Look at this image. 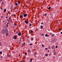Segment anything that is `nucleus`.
<instances>
[{"instance_id": "1", "label": "nucleus", "mask_w": 62, "mask_h": 62, "mask_svg": "<svg viewBox=\"0 0 62 62\" xmlns=\"http://www.w3.org/2000/svg\"><path fill=\"white\" fill-rule=\"evenodd\" d=\"M2 31H3V32L4 33H8V32L7 28H6L5 29V31L4 30H3Z\"/></svg>"}, {"instance_id": "2", "label": "nucleus", "mask_w": 62, "mask_h": 62, "mask_svg": "<svg viewBox=\"0 0 62 62\" xmlns=\"http://www.w3.org/2000/svg\"><path fill=\"white\" fill-rule=\"evenodd\" d=\"M27 14H24L23 15V16H24V17H26L27 16Z\"/></svg>"}, {"instance_id": "3", "label": "nucleus", "mask_w": 62, "mask_h": 62, "mask_svg": "<svg viewBox=\"0 0 62 62\" xmlns=\"http://www.w3.org/2000/svg\"><path fill=\"white\" fill-rule=\"evenodd\" d=\"M13 38L14 39H17V37L16 36H14Z\"/></svg>"}, {"instance_id": "4", "label": "nucleus", "mask_w": 62, "mask_h": 62, "mask_svg": "<svg viewBox=\"0 0 62 62\" xmlns=\"http://www.w3.org/2000/svg\"><path fill=\"white\" fill-rule=\"evenodd\" d=\"M25 23L26 24H27L28 23V21L26 20L25 21Z\"/></svg>"}, {"instance_id": "5", "label": "nucleus", "mask_w": 62, "mask_h": 62, "mask_svg": "<svg viewBox=\"0 0 62 62\" xmlns=\"http://www.w3.org/2000/svg\"><path fill=\"white\" fill-rule=\"evenodd\" d=\"M54 35H55V34H53L51 35V37L52 38H53V37H54Z\"/></svg>"}, {"instance_id": "6", "label": "nucleus", "mask_w": 62, "mask_h": 62, "mask_svg": "<svg viewBox=\"0 0 62 62\" xmlns=\"http://www.w3.org/2000/svg\"><path fill=\"white\" fill-rule=\"evenodd\" d=\"M18 35L19 36H21V32H20L18 34Z\"/></svg>"}, {"instance_id": "7", "label": "nucleus", "mask_w": 62, "mask_h": 62, "mask_svg": "<svg viewBox=\"0 0 62 62\" xmlns=\"http://www.w3.org/2000/svg\"><path fill=\"white\" fill-rule=\"evenodd\" d=\"M45 36L46 37H49V35H48L47 34H46L45 35Z\"/></svg>"}, {"instance_id": "8", "label": "nucleus", "mask_w": 62, "mask_h": 62, "mask_svg": "<svg viewBox=\"0 0 62 62\" xmlns=\"http://www.w3.org/2000/svg\"><path fill=\"white\" fill-rule=\"evenodd\" d=\"M43 28V26H42V25H41V28H40V29H42V28Z\"/></svg>"}, {"instance_id": "9", "label": "nucleus", "mask_w": 62, "mask_h": 62, "mask_svg": "<svg viewBox=\"0 0 62 62\" xmlns=\"http://www.w3.org/2000/svg\"><path fill=\"white\" fill-rule=\"evenodd\" d=\"M33 39H34V38H31V41H33Z\"/></svg>"}, {"instance_id": "10", "label": "nucleus", "mask_w": 62, "mask_h": 62, "mask_svg": "<svg viewBox=\"0 0 62 62\" xmlns=\"http://www.w3.org/2000/svg\"><path fill=\"white\" fill-rule=\"evenodd\" d=\"M30 52H31V51H30V49L28 51V53H30Z\"/></svg>"}, {"instance_id": "11", "label": "nucleus", "mask_w": 62, "mask_h": 62, "mask_svg": "<svg viewBox=\"0 0 62 62\" xmlns=\"http://www.w3.org/2000/svg\"><path fill=\"white\" fill-rule=\"evenodd\" d=\"M6 36H8V33L6 32Z\"/></svg>"}, {"instance_id": "12", "label": "nucleus", "mask_w": 62, "mask_h": 62, "mask_svg": "<svg viewBox=\"0 0 62 62\" xmlns=\"http://www.w3.org/2000/svg\"><path fill=\"white\" fill-rule=\"evenodd\" d=\"M48 10H50V9H51V7H49L48 8Z\"/></svg>"}, {"instance_id": "13", "label": "nucleus", "mask_w": 62, "mask_h": 62, "mask_svg": "<svg viewBox=\"0 0 62 62\" xmlns=\"http://www.w3.org/2000/svg\"><path fill=\"white\" fill-rule=\"evenodd\" d=\"M6 11V9H5L4 10V12H5Z\"/></svg>"}, {"instance_id": "14", "label": "nucleus", "mask_w": 62, "mask_h": 62, "mask_svg": "<svg viewBox=\"0 0 62 62\" xmlns=\"http://www.w3.org/2000/svg\"><path fill=\"white\" fill-rule=\"evenodd\" d=\"M8 23H7V25H6V27H8Z\"/></svg>"}, {"instance_id": "15", "label": "nucleus", "mask_w": 62, "mask_h": 62, "mask_svg": "<svg viewBox=\"0 0 62 62\" xmlns=\"http://www.w3.org/2000/svg\"><path fill=\"white\" fill-rule=\"evenodd\" d=\"M30 62H32V59H30Z\"/></svg>"}, {"instance_id": "16", "label": "nucleus", "mask_w": 62, "mask_h": 62, "mask_svg": "<svg viewBox=\"0 0 62 62\" xmlns=\"http://www.w3.org/2000/svg\"><path fill=\"white\" fill-rule=\"evenodd\" d=\"M47 14H44L43 15V16H46V15H47Z\"/></svg>"}, {"instance_id": "17", "label": "nucleus", "mask_w": 62, "mask_h": 62, "mask_svg": "<svg viewBox=\"0 0 62 62\" xmlns=\"http://www.w3.org/2000/svg\"><path fill=\"white\" fill-rule=\"evenodd\" d=\"M20 3L21 2H20V1H19L18 2V4H20Z\"/></svg>"}, {"instance_id": "18", "label": "nucleus", "mask_w": 62, "mask_h": 62, "mask_svg": "<svg viewBox=\"0 0 62 62\" xmlns=\"http://www.w3.org/2000/svg\"><path fill=\"white\" fill-rule=\"evenodd\" d=\"M15 6H18V3H16L15 4Z\"/></svg>"}, {"instance_id": "19", "label": "nucleus", "mask_w": 62, "mask_h": 62, "mask_svg": "<svg viewBox=\"0 0 62 62\" xmlns=\"http://www.w3.org/2000/svg\"><path fill=\"white\" fill-rule=\"evenodd\" d=\"M2 46V43H1L0 42V46Z\"/></svg>"}, {"instance_id": "20", "label": "nucleus", "mask_w": 62, "mask_h": 62, "mask_svg": "<svg viewBox=\"0 0 62 62\" xmlns=\"http://www.w3.org/2000/svg\"><path fill=\"white\" fill-rule=\"evenodd\" d=\"M30 25L29 26H30V27H31V25H32L31 24V23H30Z\"/></svg>"}, {"instance_id": "21", "label": "nucleus", "mask_w": 62, "mask_h": 62, "mask_svg": "<svg viewBox=\"0 0 62 62\" xmlns=\"http://www.w3.org/2000/svg\"><path fill=\"white\" fill-rule=\"evenodd\" d=\"M31 33H33V31H31Z\"/></svg>"}, {"instance_id": "22", "label": "nucleus", "mask_w": 62, "mask_h": 62, "mask_svg": "<svg viewBox=\"0 0 62 62\" xmlns=\"http://www.w3.org/2000/svg\"><path fill=\"white\" fill-rule=\"evenodd\" d=\"M37 54V52H35L34 54V55H36Z\"/></svg>"}, {"instance_id": "23", "label": "nucleus", "mask_w": 62, "mask_h": 62, "mask_svg": "<svg viewBox=\"0 0 62 62\" xmlns=\"http://www.w3.org/2000/svg\"><path fill=\"white\" fill-rule=\"evenodd\" d=\"M21 40H22V39L21 38H20V40H19V42H20L21 41Z\"/></svg>"}, {"instance_id": "24", "label": "nucleus", "mask_w": 62, "mask_h": 62, "mask_svg": "<svg viewBox=\"0 0 62 62\" xmlns=\"http://www.w3.org/2000/svg\"><path fill=\"white\" fill-rule=\"evenodd\" d=\"M4 4V3L3 2H2L1 5H3Z\"/></svg>"}, {"instance_id": "25", "label": "nucleus", "mask_w": 62, "mask_h": 62, "mask_svg": "<svg viewBox=\"0 0 62 62\" xmlns=\"http://www.w3.org/2000/svg\"><path fill=\"white\" fill-rule=\"evenodd\" d=\"M48 54H46L45 55V56H48Z\"/></svg>"}, {"instance_id": "26", "label": "nucleus", "mask_w": 62, "mask_h": 62, "mask_svg": "<svg viewBox=\"0 0 62 62\" xmlns=\"http://www.w3.org/2000/svg\"><path fill=\"white\" fill-rule=\"evenodd\" d=\"M25 43H23V46H25Z\"/></svg>"}, {"instance_id": "27", "label": "nucleus", "mask_w": 62, "mask_h": 62, "mask_svg": "<svg viewBox=\"0 0 62 62\" xmlns=\"http://www.w3.org/2000/svg\"><path fill=\"white\" fill-rule=\"evenodd\" d=\"M2 54V52L0 51V54Z\"/></svg>"}, {"instance_id": "28", "label": "nucleus", "mask_w": 62, "mask_h": 62, "mask_svg": "<svg viewBox=\"0 0 62 62\" xmlns=\"http://www.w3.org/2000/svg\"><path fill=\"white\" fill-rule=\"evenodd\" d=\"M54 54L55 55V54H56V52H54Z\"/></svg>"}, {"instance_id": "29", "label": "nucleus", "mask_w": 62, "mask_h": 62, "mask_svg": "<svg viewBox=\"0 0 62 62\" xmlns=\"http://www.w3.org/2000/svg\"><path fill=\"white\" fill-rule=\"evenodd\" d=\"M42 47H44V45H42Z\"/></svg>"}, {"instance_id": "30", "label": "nucleus", "mask_w": 62, "mask_h": 62, "mask_svg": "<svg viewBox=\"0 0 62 62\" xmlns=\"http://www.w3.org/2000/svg\"><path fill=\"white\" fill-rule=\"evenodd\" d=\"M12 8H13V7H11V9H12Z\"/></svg>"}, {"instance_id": "31", "label": "nucleus", "mask_w": 62, "mask_h": 62, "mask_svg": "<svg viewBox=\"0 0 62 62\" xmlns=\"http://www.w3.org/2000/svg\"><path fill=\"white\" fill-rule=\"evenodd\" d=\"M32 45V44L31 43L30 44V45Z\"/></svg>"}, {"instance_id": "32", "label": "nucleus", "mask_w": 62, "mask_h": 62, "mask_svg": "<svg viewBox=\"0 0 62 62\" xmlns=\"http://www.w3.org/2000/svg\"><path fill=\"white\" fill-rule=\"evenodd\" d=\"M58 47V46H55L56 48H57Z\"/></svg>"}, {"instance_id": "33", "label": "nucleus", "mask_w": 62, "mask_h": 62, "mask_svg": "<svg viewBox=\"0 0 62 62\" xmlns=\"http://www.w3.org/2000/svg\"><path fill=\"white\" fill-rule=\"evenodd\" d=\"M20 18H21V17H22V15H21L20 16Z\"/></svg>"}, {"instance_id": "34", "label": "nucleus", "mask_w": 62, "mask_h": 62, "mask_svg": "<svg viewBox=\"0 0 62 62\" xmlns=\"http://www.w3.org/2000/svg\"><path fill=\"white\" fill-rule=\"evenodd\" d=\"M49 34L50 35H51V36L52 35V33H49Z\"/></svg>"}, {"instance_id": "35", "label": "nucleus", "mask_w": 62, "mask_h": 62, "mask_svg": "<svg viewBox=\"0 0 62 62\" xmlns=\"http://www.w3.org/2000/svg\"><path fill=\"white\" fill-rule=\"evenodd\" d=\"M48 49V48H45V50H46Z\"/></svg>"}, {"instance_id": "36", "label": "nucleus", "mask_w": 62, "mask_h": 62, "mask_svg": "<svg viewBox=\"0 0 62 62\" xmlns=\"http://www.w3.org/2000/svg\"><path fill=\"white\" fill-rule=\"evenodd\" d=\"M25 55H27V53H25Z\"/></svg>"}, {"instance_id": "37", "label": "nucleus", "mask_w": 62, "mask_h": 62, "mask_svg": "<svg viewBox=\"0 0 62 62\" xmlns=\"http://www.w3.org/2000/svg\"><path fill=\"white\" fill-rule=\"evenodd\" d=\"M48 53L50 52V50H48Z\"/></svg>"}, {"instance_id": "38", "label": "nucleus", "mask_w": 62, "mask_h": 62, "mask_svg": "<svg viewBox=\"0 0 62 62\" xmlns=\"http://www.w3.org/2000/svg\"><path fill=\"white\" fill-rule=\"evenodd\" d=\"M8 56L9 57H10V55H9Z\"/></svg>"}, {"instance_id": "39", "label": "nucleus", "mask_w": 62, "mask_h": 62, "mask_svg": "<svg viewBox=\"0 0 62 62\" xmlns=\"http://www.w3.org/2000/svg\"><path fill=\"white\" fill-rule=\"evenodd\" d=\"M53 49H54V46H53Z\"/></svg>"}, {"instance_id": "40", "label": "nucleus", "mask_w": 62, "mask_h": 62, "mask_svg": "<svg viewBox=\"0 0 62 62\" xmlns=\"http://www.w3.org/2000/svg\"><path fill=\"white\" fill-rule=\"evenodd\" d=\"M48 48L49 49H51V48H50V47H48Z\"/></svg>"}, {"instance_id": "41", "label": "nucleus", "mask_w": 62, "mask_h": 62, "mask_svg": "<svg viewBox=\"0 0 62 62\" xmlns=\"http://www.w3.org/2000/svg\"><path fill=\"white\" fill-rule=\"evenodd\" d=\"M51 48H52V49L53 50V46L51 47Z\"/></svg>"}, {"instance_id": "42", "label": "nucleus", "mask_w": 62, "mask_h": 62, "mask_svg": "<svg viewBox=\"0 0 62 62\" xmlns=\"http://www.w3.org/2000/svg\"><path fill=\"white\" fill-rule=\"evenodd\" d=\"M14 25H17V24H16V23H15L14 24Z\"/></svg>"}, {"instance_id": "43", "label": "nucleus", "mask_w": 62, "mask_h": 62, "mask_svg": "<svg viewBox=\"0 0 62 62\" xmlns=\"http://www.w3.org/2000/svg\"><path fill=\"white\" fill-rule=\"evenodd\" d=\"M41 35H42V36H43V34H41Z\"/></svg>"}, {"instance_id": "44", "label": "nucleus", "mask_w": 62, "mask_h": 62, "mask_svg": "<svg viewBox=\"0 0 62 62\" xmlns=\"http://www.w3.org/2000/svg\"><path fill=\"white\" fill-rule=\"evenodd\" d=\"M0 2H2V0H0Z\"/></svg>"}, {"instance_id": "45", "label": "nucleus", "mask_w": 62, "mask_h": 62, "mask_svg": "<svg viewBox=\"0 0 62 62\" xmlns=\"http://www.w3.org/2000/svg\"><path fill=\"white\" fill-rule=\"evenodd\" d=\"M41 24H43V23H41Z\"/></svg>"}, {"instance_id": "46", "label": "nucleus", "mask_w": 62, "mask_h": 62, "mask_svg": "<svg viewBox=\"0 0 62 62\" xmlns=\"http://www.w3.org/2000/svg\"><path fill=\"white\" fill-rule=\"evenodd\" d=\"M61 34H62V32H61Z\"/></svg>"}, {"instance_id": "47", "label": "nucleus", "mask_w": 62, "mask_h": 62, "mask_svg": "<svg viewBox=\"0 0 62 62\" xmlns=\"http://www.w3.org/2000/svg\"><path fill=\"white\" fill-rule=\"evenodd\" d=\"M5 18H8V17H7V16H6V17H5Z\"/></svg>"}, {"instance_id": "48", "label": "nucleus", "mask_w": 62, "mask_h": 62, "mask_svg": "<svg viewBox=\"0 0 62 62\" xmlns=\"http://www.w3.org/2000/svg\"><path fill=\"white\" fill-rule=\"evenodd\" d=\"M0 58H2V56H1L0 57Z\"/></svg>"}, {"instance_id": "49", "label": "nucleus", "mask_w": 62, "mask_h": 62, "mask_svg": "<svg viewBox=\"0 0 62 62\" xmlns=\"http://www.w3.org/2000/svg\"><path fill=\"white\" fill-rule=\"evenodd\" d=\"M26 7H27V5H26Z\"/></svg>"}, {"instance_id": "50", "label": "nucleus", "mask_w": 62, "mask_h": 62, "mask_svg": "<svg viewBox=\"0 0 62 62\" xmlns=\"http://www.w3.org/2000/svg\"><path fill=\"white\" fill-rule=\"evenodd\" d=\"M59 30H61V29H59Z\"/></svg>"}, {"instance_id": "51", "label": "nucleus", "mask_w": 62, "mask_h": 62, "mask_svg": "<svg viewBox=\"0 0 62 62\" xmlns=\"http://www.w3.org/2000/svg\"><path fill=\"white\" fill-rule=\"evenodd\" d=\"M21 16L22 17H23V15H21Z\"/></svg>"}, {"instance_id": "52", "label": "nucleus", "mask_w": 62, "mask_h": 62, "mask_svg": "<svg viewBox=\"0 0 62 62\" xmlns=\"http://www.w3.org/2000/svg\"><path fill=\"white\" fill-rule=\"evenodd\" d=\"M1 10L3 9V8H1Z\"/></svg>"}, {"instance_id": "53", "label": "nucleus", "mask_w": 62, "mask_h": 62, "mask_svg": "<svg viewBox=\"0 0 62 62\" xmlns=\"http://www.w3.org/2000/svg\"><path fill=\"white\" fill-rule=\"evenodd\" d=\"M10 13H9V15H10Z\"/></svg>"}, {"instance_id": "54", "label": "nucleus", "mask_w": 62, "mask_h": 62, "mask_svg": "<svg viewBox=\"0 0 62 62\" xmlns=\"http://www.w3.org/2000/svg\"><path fill=\"white\" fill-rule=\"evenodd\" d=\"M54 13H55V12H54Z\"/></svg>"}, {"instance_id": "55", "label": "nucleus", "mask_w": 62, "mask_h": 62, "mask_svg": "<svg viewBox=\"0 0 62 62\" xmlns=\"http://www.w3.org/2000/svg\"><path fill=\"white\" fill-rule=\"evenodd\" d=\"M8 12H10V11H8Z\"/></svg>"}, {"instance_id": "56", "label": "nucleus", "mask_w": 62, "mask_h": 62, "mask_svg": "<svg viewBox=\"0 0 62 62\" xmlns=\"http://www.w3.org/2000/svg\"><path fill=\"white\" fill-rule=\"evenodd\" d=\"M7 20H8V19H7Z\"/></svg>"}, {"instance_id": "57", "label": "nucleus", "mask_w": 62, "mask_h": 62, "mask_svg": "<svg viewBox=\"0 0 62 62\" xmlns=\"http://www.w3.org/2000/svg\"><path fill=\"white\" fill-rule=\"evenodd\" d=\"M5 52H6V51L5 50Z\"/></svg>"}, {"instance_id": "58", "label": "nucleus", "mask_w": 62, "mask_h": 62, "mask_svg": "<svg viewBox=\"0 0 62 62\" xmlns=\"http://www.w3.org/2000/svg\"><path fill=\"white\" fill-rule=\"evenodd\" d=\"M51 16V17H52V16Z\"/></svg>"}, {"instance_id": "59", "label": "nucleus", "mask_w": 62, "mask_h": 62, "mask_svg": "<svg viewBox=\"0 0 62 62\" xmlns=\"http://www.w3.org/2000/svg\"><path fill=\"white\" fill-rule=\"evenodd\" d=\"M11 22H12V21H11Z\"/></svg>"}, {"instance_id": "60", "label": "nucleus", "mask_w": 62, "mask_h": 62, "mask_svg": "<svg viewBox=\"0 0 62 62\" xmlns=\"http://www.w3.org/2000/svg\"><path fill=\"white\" fill-rule=\"evenodd\" d=\"M13 28H14V27Z\"/></svg>"}, {"instance_id": "61", "label": "nucleus", "mask_w": 62, "mask_h": 62, "mask_svg": "<svg viewBox=\"0 0 62 62\" xmlns=\"http://www.w3.org/2000/svg\"><path fill=\"white\" fill-rule=\"evenodd\" d=\"M3 22H4V21H3Z\"/></svg>"}, {"instance_id": "62", "label": "nucleus", "mask_w": 62, "mask_h": 62, "mask_svg": "<svg viewBox=\"0 0 62 62\" xmlns=\"http://www.w3.org/2000/svg\"><path fill=\"white\" fill-rule=\"evenodd\" d=\"M21 19H22V18H21Z\"/></svg>"}, {"instance_id": "63", "label": "nucleus", "mask_w": 62, "mask_h": 62, "mask_svg": "<svg viewBox=\"0 0 62 62\" xmlns=\"http://www.w3.org/2000/svg\"><path fill=\"white\" fill-rule=\"evenodd\" d=\"M53 16V15L52 16Z\"/></svg>"}]
</instances>
